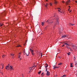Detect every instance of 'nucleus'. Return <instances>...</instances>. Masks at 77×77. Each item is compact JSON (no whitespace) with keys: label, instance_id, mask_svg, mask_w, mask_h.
Returning a JSON list of instances; mask_svg holds the SVG:
<instances>
[{"label":"nucleus","instance_id":"bf43d9fd","mask_svg":"<svg viewBox=\"0 0 77 77\" xmlns=\"http://www.w3.org/2000/svg\"><path fill=\"white\" fill-rule=\"evenodd\" d=\"M35 67H36V66H35Z\"/></svg>","mask_w":77,"mask_h":77},{"label":"nucleus","instance_id":"7c9ffc66","mask_svg":"<svg viewBox=\"0 0 77 77\" xmlns=\"http://www.w3.org/2000/svg\"><path fill=\"white\" fill-rule=\"evenodd\" d=\"M47 27L46 26V27L45 28V29H47Z\"/></svg>","mask_w":77,"mask_h":77},{"label":"nucleus","instance_id":"3c124183","mask_svg":"<svg viewBox=\"0 0 77 77\" xmlns=\"http://www.w3.org/2000/svg\"><path fill=\"white\" fill-rule=\"evenodd\" d=\"M71 12V11H69V12Z\"/></svg>","mask_w":77,"mask_h":77},{"label":"nucleus","instance_id":"5701e85b","mask_svg":"<svg viewBox=\"0 0 77 77\" xmlns=\"http://www.w3.org/2000/svg\"><path fill=\"white\" fill-rule=\"evenodd\" d=\"M48 4H47V5H45V7H46V8H47V6H48Z\"/></svg>","mask_w":77,"mask_h":77},{"label":"nucleus","instance_id":"a878e982","mask_svg":"<svg viewBox=\"0 0 77 77\" xmlns=\"http://www.w3.org/2000/svg\"><path fill=\"white\" fill-rule=\"evenodd\" d=\"M66 76L65 75H63V76L64 77H66Z\"/></svg>","mask_w":77,"mask_h":77},{"label":"nucleus","instance_id":"6e6552de","mask_svg":"<svg viewBox=\"0 0 77 77\" xmlns=\"http://www.w3.org/2000/svg\"><path fill=\"white\" fill-rule=\"evenodd\" d=\"M68 44V43H65L64 45H69Z\"/></svg>","mask_w":77,"mask_h":77},{"label":"nucleus","instance_id":"2f4dec72","mask_svg":"<svg viewBox=\"0 0 77 77\" xmlns=\"http://www.w3.org/2000/svg\"><path fill=\"white\" fill-rule=\"evenodd\" d=\"M50 6H51V5H52V4H51V3H50Z\"/></svg>","mask_w":77,"mask_h":77},{"label":"nucleus","instance_id":"f704fd0d","mask_svg":"<svg viewBox=\"0 0 77 77\" xmlns=\"http://www.w3.org/2000/svg\"><path fill=\"white\" fill-rule=\"evenodd\" d=\"M62 3H65V2H64V1H63V2H62Z\"/></svg>","mask_w":77,"mask_h":77},{"label":"nucleus","instance_id":"8fccbe9b","mask_svg":"<svg viewBox=\"0 0 77 77\" xmlns=\"http://www.w3.org/2000/svg\"><path fill=\"white\" fill-rule=\"evenodd\" d=\"M69 8H70V6H69Z\"/></svg>","mask_w":77,"mask_h":77},{"label":"nucleus","instance_id":"ea45409f","mask_svg":"<svg viewBox=\"0 0 77 77\" xmlns=\"http://www.w3.org/2000/svg\"><path fill=\"white\" fill-rule=\"evenodd\" d=\"M73 64L72 63H71L70 64L71 65H72Z\"/></svg>","mask_w":77,"mask_h":77},{"label":"nucleus","instance_id":"c85d7f7f","mask_svg":"<svg viewBox=\"0 0 77 77\" xmlns=\"http://www.w3.org/2000/svg\"><path fill=\"white\" fill-rule=\"evenodd\" d=\"M58 51H60V50L59 49H58L57 50Z\"/></svg>","mask_w":77,"mask_h":77},{"label":"nucleus","instance_id":"393cba45","mask_svg":"<svg viewBox=\"0 0 77 77\" xmlns=\"http://www.w3.org/2000/svg\"><path fill=\"white\" fill-rule=\"evenodd\" d=\"M67 54H68V55L69 56V55H70V54H69V53H67Z\"/></svg>","mask_w":77,"mask_h":77},{"label":"nucleus","instance_id":"aec40b11","mask_svg":"<svg viewBox=\"0 0 77 77\" xmlns=\"http://www.w3.org/2000/svg\"><path fill=\"white\" fill-rule=\"evenodd\" d=\"M66 47H67V48H69V49H70V50H71V49H70V48H69V47L66 46Z\"/></svg>","mask_w":77,"mask_h":77},{"label":"nucleus","instance_id":"423d86ee","mask_svg":"<svg viewBox=\"0 0 77 77\" xmlns=\"http://www.w3.org/2000/svg\"><path fill=\"white\" fill-rule=\"evenodd\" d=\"M70 0H69V1H68L67 2H66V5H68V3H70Z\"/></svg>","mask_w":77,"mask_h":77},{"label":"nucleus","instance_id":"7ed1b4c3","mask_svg":"<svg viewBox=\"0 0 77 77\" xmlns=\"http://www.w3.org/2000/svg\"><path fill=\"white\" fill-rule=\"evenodd\" d=\"M46 23H50V24H52L53 23V22L51 21L48 20L47 21H46Z\"/></svg>","mask_w":77,"mask_h":77},{"label":"nucleus","instance_id":"9d476101","mask_svg":"<svg viewBox=\"0 0 77 77\" xmlns=\"http://www.w3.org/2000/svg\"><path fill=\"white\" fill-rule=\"evenodd\" d=\"M30 51L31 52H32V53H33V52H34V51L33 50H31V49H30Z\"/></svg>","mask_w":77,"mask_h":77},{"label":"nucleus","instance_id":"b1692460","mask_svg":"<svg viewBox=\"0 0 77 77\" xmlns=\"http://www.w3.org/2000/svg\"><path fill=\"white\" fill-rule=\"evenodd\" d=\"M32 54L33 56V55H34V54H35L33 52L32 53Z\"/></svg>","mask_w":77,"mask_h":77},{"label":"nucleus","instance_id":"f03ea898","mask_svg":"<svg viewBox=\"0 0 77 77\" xmlns=\"http://www.w3.org/2000/svg\"><path fill=\"white\" fill-rule=\"evenodd\" d=\"M46 72H47L46 75H47V76H49V75H50V72L47 71V69L46 70Z\"/></svg>","mask_w":77,"mask_h":77},{"label":"nucleus","instance_id":"a19ab883","mask_svg":"<svg viewBox=\"0 0 77 77\" xmlns=\"http://www.w3.org/2000/svg\"><path fill=\"white\" fill-rule=\"evenodd\" d=\"M55 68H57V67H56V66H55Z\"/></svg>","mask_w":77,"mask_h":77},{"label":"nucleus","instance_id":"a18cd8bd","mask_svg":"<svg viewBox=\"0 0 77 77\" xmlns=\"http://www.w3.org/2000/svg\"><path fill=\"white\" fill-rule=\"evenodd\" d=\"M75 66H76V65H77V64H75Z\"/></svg>","mask_w":77,"mask_h":77},{"label":"nucleus","instance_id":"49530a36","mask_svg":"<svg viewBox=\"0 0 77 77\" xmlns=\"http://www.w3.org/2000/svg\"><path fill=\"white\" fill-rule=\"evenodd\" d=\"M46 2H47V1H48V0H46Z\"/></svg>","mask_w":77,"mask_h":77},{"label":"nucleus","instance_id":"e433bc0d","mask_svg":"<svg viewBox=\"0 0 77 77\" xmlns=\"http://www.w3.org/2000/svg\"><path fill=\"white\" fill-rule=\"evenodd\" d=\"M65 45H63L62 46V47H63Z\"/></svg>","mask_w":77,"mask_h":77},{"label":"nucleus","instance_id":"79ce46f5","mask_svg":"<svg viewBox=\"0 0 77 77\" xmlns=\"http://www.w3.org/2000/svg\"><path fill=\"white\" fill-rule=\"evenodd\" d=\"M55 67H54V69H55Z\"/></svg>","mask_w":77,"mask_h":77},{"label":"nucleus","instance_id":"cd10ccee","mask_svg":"<svg viewBox=\"0 0 77 77\" xmlns=\"http://www.w3.org/2000/svg\"><path fill=\"white\" fill-rule=\"evenodd\" d=\"M75 64H76V65H77V63L76 62V61L75 62Z\"/></svg>","mask_w":77,"mask_h":77},{"label":"nucleus","instance_id":"58836bf2","mask_svg":"<svg viewBox=\"0 0 77 77\" xmlns=\"http://www.w3.org/2000/svg\"><path fill=\"white\" fill-rule=\"evenodd\" d=\"M26 54L27 56H29V55L28 54H27V53H26Z\"/></svg>","mask_w":77,"mask_h":77},{"label":"nucleus","instance_id":"de8ad7c7","mask_svg":"<svg viewBox=\"0 0 77 77\" xmlns=\"http://www.w3.org/2000/svg\"><path fill=\"white\" fill-rule=\"evenodd\" d=\"M41 54V57H42V54Z\"/></svg>","mask_w":77,"mask_h":77},{"label":"nucleus","instance_id":"2eb2a0df","mask_svg":"<svg viewBox=\"0 0 77 77\" xmlns=\"http://www.w3.org/2000/svg\"><path fill=\"white\" fill-rule=\"evenodd\" d=\"M33 67H34V66H33V67H32V68H31V67H30L29 68V69L30 70H32V68Z\"/></svg>","mask_w":77,"mask_h":77},{"label":"nucleus","instance_id":"1a4fd4ad","mask_svg":"<svg viewBox=\"0 0 77 77\" xmlns=\"http://www.w3.org/2000/svg\"><path fill=\"white\" fill-rule=\"evenodd\" d=\"M4 15H5V13H2L0 14V16H3Z\"/></svg>","mask_w":77,"mask_h":77},{"label":"nucleus","instance_id":"473e14b6","mask_svg":"<svg viewBox=\"0 0 77 77\" xmlns=\"http://www.w3.org/2000/svg\"><path fill=\"white\" fill-rule=\"evenodd\" d=\"M4 66L3 65H2V69H3Z\"/></svg>","mask_w":77,"mask_h":77},{"label":"nucleus","instance_id":"6e6d98bb","mask_svg":"<svg viewBox=\"0 0 77 77\" xmlns=\"http://www.w3.org/2000/svg\"><path fill=\"white\" fill-rule=\"evenodd\" d=\"M20 56V55H19Z\"/></svg>","mask_w":77,"mask_h":77},{"label":"nucleus","instance_id":"9b49d317","mask_svg":"<svg viewBox=\"0 0 77 77\" xmlns=\"http://www.w3.org/2000/svg\"><path fill=\"white\" fill-rule=\"evenodd\" d=\"M48 66V65L47 64H46V65H45V68H47Z\"/></svg>","mask_w":77,"mask_h":77},{"label":"nucleus","instance_id":"4d7b16f0","mask_svg":"<svg viewBox=\"0 0 77 77\" xmlns=\"http://www.w3.org/2000/svg\"><path fill=\"white\" fill-rule=\"evenodd\" d=\"M76 76H77V75H76Z\"/></svg>","mask_w":77,"mask_h":77},{"label":"nucleus","instance_id":"5fc2aeb1","mask_svg":"<svg viewBox=\"0 0 77 77\" xmlns=\"http://www.w3.org/2000/svg\"><path fill=\"white\" fill-rule=\"evenodd\" d=\"M21 54V53H19V54Z\"/></svg>","mask_w":77,"mask_h":77},{"label":"nucleus","instance_id":"4be33fe9","mask_svg":"<svg viewBox=\"0 0 77 77\" xmlns=\"http://www.w3.org/2000/svg\"><path fill=\"white\" fill-rule=\"evenodd\" d=\"M58 9H58V11H59V12H60V8H58Z\"/></svg>","mask_w":77,"mask_h":77},{"label":"nucleus","instance_id":"39448f33","mask_svg":"<svg viewBox=\"0 0 77 77\" xmlns=\"http://www.w3.org/2000/svg\"><path fill=\"white\" fill-rule=\"evenodd\" d=\"M9 68L11 70H12V69H13V66H12V65H10Z\"/></svg>","mask_w":77,"mask_h":77},{"label":"nucleus","instance_id":"20e7f679","mask_svg":"<svg viewBox=\"0 0 77 77\" xmlns=\"http://www.w3.org/2000/svg\"><path fill=\"white\" fill-rule=\"evenodd\" d=\"M10 65H10V64H8V66H7L5 67V69H7L8 70V68H9V67L10 66Z\"/></svg>","mask_w":77,"mask_h":77},{"label":"nucleus","instance_id":"09e8293b","mask_svg":"<svg viewBox=\"0 0 77 77\" xmlns=\"http://www.w3.org/2000/svg\"><path fill=\"white\" fill-rule=\"evenodd\" d=\"M75 2H76V3H77V1H75Z\"/></svg>","mask_w":77,"mask_h":77},{"label":"nucleus","instance_id":"6ab92c4d","mask_svg":"<svg viewBox=\"0 0 77 77\" xmlns=\"http://www.w3.org/2000/svg\"><path fill=\"white\" fill-rule=\"evenodd\" d=\"M5 56H6L3 55L2 56V58H4V57H5Z\"/></svg>","mask_w":77,"mask_h":77},{"label":"nucleus","instance_id":"864d4df0","mask_svg":"<svg viewBox=\"0 0 77 77\" xmlns=\"http://www.w3.org/2000/svg\"><path fill=\"white\" fill-rule=\"evenodd\" d=\"M24 53H25V51H24Z\"/></svg>","mask_w":77,"mask_h":77},{"label":"nucleus","instance_id":"412c9836","mask_svg":"<svg viewBox=\"0 0 77 77\" xmlns=\"http://www.w3.org/2000/svg\"><path fill=\"white\" fill-rule=\"evenodd\" d=\"M3 24H1V23H0V27H2V26H3Z\"/></svg>","mask_w":77,"mask_h":77},{"label":"nucleus","instance_id":"a211bd4d","mask_svg":"<svg viewBox=\"0 0 77 77\" xmlns=\"http://www.w3.org/2000/svg\"><path fill=\"white\" fill-rule=\"evenodd\" d=\"M70 25H71V26H74V24L70 23Z\"/></svg>","mask_w":77,"mask_h":77},{"label":"nucleus","instance_id":"0eeeda50","mask_svg":"<svg viewBox=\"0 0 77 77\" xmlns=\"http://www.w3.org/2000/svg\"><path fill=\"white\" fill-rule=\"evenodd\" d=\"M65 37H68V36L66 35H64L62 36V38H65Z\"/></svg>","mask_w":77,"mask_h":77},{"label":"nucleus","instance_id":"37998d69","mask_svg":"<svg viewBox=\"0 0 77 77\" xmlns=\"http://www.w3.org/2000/svg\"><path fill=\"white\" fill-rule=\"evenodd\" d=\"M20 45H19V46H17V47H20Z\"/></svg>","mask_w":77,"mask_h":77},{"label":"nucleus","instance_id":"c03bdc74","mask_svg":"<svg viewBox=\"0 0 77 77\" xmlns=\"http://www.w3.org/2000/svg\"><path fill=\"white\" fill-rule=\"evenodd\" d=\"M59 58H60V57H59Z\"/></svg>","mask_w":77,"mask_h":77},{"label":"nucleus","instance_id":"ddd939ff","mask_svg":"<svg viewBox=\"0 0 77 77\" xmlns=\"http://www.w3.org/2000/svg\"><path fill=\"white\" fill-rule=\"evenodd\" d=\"M58 65H62V63H58Z\"/></svg>","mask_w":77,"mask_h":77},{"label":"nucleus","instance_id":"f8f14e48","mask_svg":"<svg viewBox=\"0 0 77 77\" xmlns=\"http://www.w3.org/2000/svg\"><path fill=\"white\" fill-rule=\"evenodd\" d=\"M60 32H63V30L62 29H60Z\"/></svg>","mask_w":77,"mask_h":77},{"label":"nucleus","instance_id":"bb28decb","mask_svg":"<svg viewBox=\"0 0 77 77\" xmlns=\"http://www.w3.org/2000/svg\"><path fill=\"white\" fill-rule=\"evenodd\" d=\"M11 56H14V54H11Z\"/></svg>","mask_w":77,"mask_h":77},{"label":"nucleus","instance_id":"c756f323","mask_svg":"<svg viewBox=\"0 0 77 77\" xmlns=\"http://www.w3.org/2000/svg\"><path fill=\"white\" fill-rule=\"evenodd\" d=\"M72 66H72V65L70 66V67H71V68H72Z\"/></svg>","mask_w":77,"mask_h":77},{"label":"nucleus","instance_id":"13d9d810","mask_svg":"<svg viewBox=\"0 0 77 77\" xmlns=\"http://www.w3.org/2000/svg\"><path fill=\"white\" fill-rule=\"evenodd\" d=\"M54 17H55V15L54 16Z\"/></svg>","mask_w":77,"mask_h":77},{"label":"nucleus","instance_id":"dca6fc26","mask_svg":"<svg viewBox=\"0 0 77 77\" xmlns=\"http://www.w3.org/2000/svg\"><path fill=\"white\" fill-rule=\"evenodd\" d=\"M41 72V70H40V72L39 71L38 72V74H40Z\"/></svg>","mask_w":77,"mask_h":77},{"label":"nucleus","instance_id":"72a5a7b5","mask_svg":"<svg viewBox=\"0 0 77 77\" xmlns=\"http://www.w3.org/2000/svg\"><path fill=\"white\" fill-rule=\"evenodd\" d=\"M44 74V72H43L42 74L41 75H43Z\"/></svg>","mask_w":77,"mask_h":77},{"label":"nucleus","instance_id":"f257e3e1","mask_svg":"<svg viewBox=\"0 0 77 77\" xmlns=\"http://www.w3.org/2000/svg\"><path fill=\"white\" fill-rule=\"evenodd\" d=\"M57 22H56V23H55L54 24V25L55 26H54L53 27V29H54V27L55 26H57L59 24V18H57Z\"/></svg>","mask_w":77,"mask_h":77},{"label":"nucleus","instance_id":"f3484780","mask_svg":"<svg viewBox=\"0 0 77 77\" xmlns=\"http://www.w3.org/2000/svg\"><path fill=\"white\" fill-rule=\"evenodd\" d=\"M57 1L55 0L54 2V3H55V4H57Z\"/></svg>","mask_w":77,"mask_h":77},{"label":"nucleus","instance_id":"c9c22d12","mask_svg":"<svg viewBox=\"0 0 77 77\" xmlns=\"http://www.w3.org/2000/svg\"><path fill=\"white\" fill-rule=\"evenodd\" d=\"M69 9H70V8H69L68 10V11H69Z\"/></svg>","mask_w":77,"mask_h":77},{"label":"nucleus","instance_id":"603ef678","mask_svg":"<svg viewBox=\"0 0 77 77\" xmlns=\"http://www.w3.org/2000/svg\"><path fill=\"white\" fill-rule=\"evenodd\" d=\"M47 67L46 68V70L47 69Z\"/></svg>","mask_w":77,"mask_h":77},{"label":"nucleus","instance_id":"4c0bfd02","mask_svg":"<svg viewBox=\"0 0 77 77\" xmlns=\"http://www.w3.org/2000/svg\"><path fill=\"white\" fill-rule=\"evenodd\" d=\"M18 58H19V59H20V56H19Z\"/></svg>","mask_w":77,"mask_h":77},{"label":"nucleus","instance_id":"4468645a","mask_svg":"<svg viewBox=\"0 0 77 77\" xmlns=\"http://www.w3.org/2000/svg\"><path fill=\"white\" fill-rule=\"evenodd\" d=\"M45 23L44 22H42V25L43 26H44V24Z\"/></svg>","mask_w":77,"mask_h":77}]
</instances>
